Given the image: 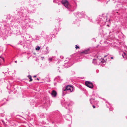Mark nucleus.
Instances as JSON below:
<instances>
[{
  "label": "nucleus",
  "mask_w": 127,
  "mask_h": 127,
  "mask_svg": "<svg viewBox=\"0 0 127 127\" xmlns=\"http://www.w3.org/2000/svg\"><path fill=\"white\" fill-rule=\"evenodd\" d=\"M85 84L86 86L91 88H92L93 87L92 84L89 81H86L85 82Z\"/></svg>",
  "instance_id": "f03ea898"
},
{
  "label": "nucleus",
  "mask_w": 127,
  "mask_h": 127,
  "mask_svg": "<svg viewBox=\"0 0 127 127\" xmlns=\"http://www.w3.org/2000/svg\"><path fill=\"white\" fill-rule=\"evenodd\" d=\"M51 94L53 96L55 97L57 95V93L56 91L53 90L52 91Z\"/></svg>",
  "instance_id": "39448f33"
},
{
  "label": "nucleus",
  "mask_w": 127,
  "mask_h": 127,
  "mask_svg": "<svg viewBox=\"0 0 127 127\" xmlns=\"http://www.w3.org/2000/svg\"><path fill=\"white\" fill-rule=\"evenodd\" d=\"M105 61L104 60H102L101 61V62L102 63H103L105 62Z\"/></svg>",
  "instance_id": "9d476101"
},
{
  "label": "nucleus",
  "mask_w": 127,
  "mask_h": 127,
  "mask_svg": "<svg viewBox=\"0 0 127 127\" xmlns=\"http://www.w3.org/2000/svg\"><path fill=\"white\" fill-rule=\"evenodd\" d=\"M116 13H118V12H117Z\"/></svg>",
  "instance_id": "6ab92c4d"
},
{
  "label": "nucleus",
  "mask_w": 127,
  "mask_h": 127,
  "mask_svg": "<svg viewBox=\"0 0 127 127\" xmlns=\"http://www.w3.org/2000/svg\"><path fill=\"white\" fill-rule=\"evenodd\" d=\"M50 60L51 61L52 60V58L50 59Z\"/></svg>",
  "instance_id": "4468645a"
},
{
  "label": "nucleus",
  "mask_w": 127,
  "mask_h": 127,
  "mask_svg": "<svg viewBox=\"0 0 127 127\" xmlns=\"http://www.w3.org/2000/svg\"><path fill=\"white\" fill-rule=\"evenodd\" d=\"M73 90V88L72 87L70 86H67L66 87V88L64 90V91H65L66 90H69L71 92Z\"/></svg>",
  "instance_id": "7ed1b4c3"
},
{
  "label": "nucleus",
  "mask_w": 127,
  "mask_h": 127,
  "mask_svg": "<svg viewBox=\"0 0 127 127\" xmlns=\"http://www.w3.org/2000/svg\"><path fill=\"white\" fill-rule=\"evenodd\" d=\"M118 14L119 15H120V13H118Z\"/></svg>",
  "instance_id": "f3484780"
},
{
  "label": "nucleus",
  "mask_w": 127,
  "mask_h": 127,
  "mask_svg": "<svg viewBox=\"0 0 127 127\" xmlns=\"http://www.w3.org/2000/svg\"><path fill=\"white\" fill-rule=\"evenodd\" d=\"M15 63H16V62H17V61H15Z\"/></svg>",
  "instance_id": "a211bd4d"
},
{
  "label": "nucleus",
  "mask_w": 127,
  "mask_h": 127,
  "mask_svg": "<svg viewBox=\"0 0 127 127\" xmlns=\"http://www.w3.org/2000/svg\"><path fill=\"white\" fill-rule=\"evenodd\" d=\"M62 3L67 8H69L71 7L70 4L67 0H62Z\"/></svg>",
  "instance_id": "f257e3e1"
},
{
  "label": "nucleus",
  "mask_w": 127,
  "mask_h": 127,
  "mask_svg": "<svg viewBox=\"0 0 127 127\" xmlns=\"http://www.w3.org/2000/svg\"><path fill=\"white\" fill-rule=\"evenodd\" d=\"M37 80H39V79L38 78H37Z\"/></svg>",
  "instance_id": "dca6fc26"
},
{
  "label": "nucleus",
  "mask_w": 127,
  "mask_h": 127,
  "mask_svg": "<svg viewBox=\"0 0 127 127\" xmlns=\"http://www.w3.org/2000/svg\"><path fill=\"white\" fill-rule=\"evenodd\" d=\"M40 49V47L39 46H38L35 48V49L36 50H39Z\"/></svg>",
  "instance_id": "6e6552de"
},
{
  "label": "nucleus",
  "mask_w": 127,
  "mask_h": 127,
  "mask_svg": "<svg viewBox=\"0 0 127 127\" xmlns=\"http://www.w3.org/2000/svg\"><path fill=\"white\" fill-rule=\"evenodd\" d=\"M28 77L30 79V80H29L30 82H31L32 81V76L31 75H29L28 76Z\"/></svg>",
  "instance_id": "0eeeda50"
},
{
  "label": "nucleus",
  "mask_w": 127,
  "mask_h": 127,
  "mask_svg": "<svg viewBox=\"0 0 127 127\" xmlns=\"http://www.w3.org/2000/svg\"><path fill=\"white\" fill-rule=\"evenodd\" d=\"M75 48L76 49H78V48H79V47L77 45H76V46H75Z\"/></svg>",
  "instance_id": "1a4fd4ad"
},
{
  "label": "nucleus",
  "mask_w": 127,
  "mask_h": 127,
  "mask_svg": "<svg viewBox=\"0 0 127 127\" xmlns=\"http://www.w3.org/2000/svg\"><path fill=\"white\" fill-rule=\"evenodd\" d=\"M111 59H113V57H111Z\"/></svg>",
  "instance_id": "2eb2a0df"
},
{
  "label": "nucleus",
  "mask_w": 127,
  "mask_h": 127,
  "mask_svg": "<svg viewBox=\"0 0 127 127\" xmlns=\"http://www.w3.org/2000/svg\"><path fill=\"white\" fill-rule=\"evenodd\" d=\"M89 49H88L87 50L84 51L83 52H80V55H84L87 54L89 53Z\"/></svg>",
  "instance_id": "20e7f679"
},
{
  "label": "nucleus",
  "mask_w": 127,
  "mask_h": 127,
  "mask_svg": "<svg viewBox=\"0 0 127 127\" xmlns=\"http://www.w3.org/2000/svg\"><path fill=\"white\" fill-rule=\"evenodd\" d=\"M36 77V75H34V76H33V77L34 78H35Z\"/></svg>",
  "instance_id": "ddd939ff"
},
{
  "label": "nucleus",
  "mask_w": 127,
  "mask_h": 127,
  "mask_svg": "<svg viewBox=\"0 0 127 127\" xmlns=\"http://www.w3.org/2000/svg\"><path fill=\"white\" fill-rule=\"evenodd\" d=\"M0 58H1V59L0 60V61H1V62H0V65H1V64H2L4 63V58L3 57H1V56L0 57Z\"/></svg>",
  "instance_id": "423d86ee"
},
{
  "label": "nucleus",
  "mask_w": 127,
  "mask_h": 127,
  "mask_svg": "<svg viewBox=\"0 0 127 127\" xmlns=\"http://www.w3.org/2000/svg\"><path fill=\"white\" fill-rule=\"evenodd\" d=\"M122 56L123 58H125V56H124V54H122Z\"/></svg>",
  "instance_id": "9b49d317"
},
{
  "label": "nucleus",
  "mask_w": 127,
  "mask_h": 127,
  "mask_svg": "<svg viewBox=\"0 0 127 127\" xmlns=\"http://www.w3.org/2000/svg\"><path fill=\"white\" fill-rule=\"evenodd\" d=\"M92 106L94 108H95V106H94V105H93Z\"/></svg>",
  "instance_id": "f8f14e48"
}]
</instances>
